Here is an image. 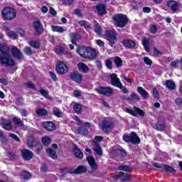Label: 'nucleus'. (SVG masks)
<instances>
[{
	"mask_svg": "<svg viewBox=\"0 0 182 182\" xmlns=\"http://www.w3.org/2000/svg\"><path fill=\"white\" fill-rule=\"evenodd\" d=\"M55 71L58 75H66L69 72V67L68 63L65 61H58L55 65Z\"/></svg>",
	"mask_w": 182,
	"mask_h": 182,
	"instance_id": "obj_7",
	"label": "nucleus"
},
{
	"mask_svg": "<svg viewBox=\"0 0 182 182\" xmlns=\"http://www.w3.org/2000/svg\"><path fill=\"white\" fill-rule=\"evenodd\" d=\"M41 95L43 96L46 99H47L48 96H49V92L45 90L44 89H40L39 90Z\"/></svg>",
	"mask_w": 182,
	"mask_h": 182,
	"instance_id": "obj_60",
	"label": "nucleus"
},
{
	"mask_svg": "<svg viewBox=\"0 0 182 182\" xmlns=\"http://www.w3.org/2000/svg\"><path fill=\"white\" fill-rule=\"evenodd\" d=\"M73 109L77 114L82 113V104L75 102L73 105Z\"/></svg>",
	"mask_w": 182,
	"mask_h": 182,
	"instance_id": "obj_45",
	"label": "nucleus"
},
{
	"mask_svg": "<svg viewBox=\"0 0 182 182\" xmlns=\"http://www.w3.org/2000/svg\"><path fill=\"white\" fill-rule=\"evenodd\" d=\"M94 23V31L95 32V33H97V35H98V36H102V26H100V24L97 23V21H95Z\"/></svg>",
	"mask_w": 182,
	"mask_h": 182,
	"instance_id": "obj_34",
	"label": "nucleus"
},
{
	"mask_svg": "<svg viewBox=\"0 0 182 182\" xmlns=\"http://www.w3.org/2000/svg\"><path fill=\"white\" fill-rule=\"evenodd\" d=\"M166 5L168 8H170L171 11H173V12H176L177 9H178V6H180V3L174 0H171L167 1Z\"/></svg>",
	"mask_w": 182,
	"mask_h": 182,
	"instance_id": "obj_19",
	"label": "nucleus"
},
{
	"mask_svg": "<svg viewBox=\"0 0 182 182\" xmlns=\"http://www.w3.org/2000/svg\"><path fill=\"white\" fill-rule=\"evenodd\" d=\"M70 77L73 82L75 83H82L83 80V75L79 73V71H73L70 73Z\"/></svg>",
	"mask_w": 182,
	"mask_h": 182,
	"instance_id": "obj_10",
	"label": "nucleus"
},
{
	"mask_svg": "<svg viewBox=\"0 0 182 182\" xmlns=\"http://www.w3.org/2000/svg\"><path fill=\"white\" fill-rule=\"evenodd\" d=\"M11 120H12L13 123L15 124V126H17L18 127H23V121H22V119H21V118L14 117L11 118Z\"/></svg>",
	"mask_w": 182,
	"mask_h": 182,
	"instance_id": "obj_37",
	"label": "nucleus"
},
{
	"mask_svg": "<svg viewBox=\"0 0 182 182\" xmlns=\"http://www.w3.org/2000/svg\"><path fill=\"white\" fill-rule=\"evenodd\" d=\"M23 97H17L15 100V104L16 106H22L23 105Z\"/></svg>",
	"mask_w": 182,
	"mask_h": 182,
	"instance_id": "obj_51",
	"label": "nucleus"
},
{
	"mask_svg": "<svg viewBox=\"0 0 182 182\" xmlns=\"http://www.w3.org/2000/svg\"><path fill=\"white\" fill-rule=\"evenodd\" d=\"M105 38L106 41H109V46L112 47L117 43V34L116 33V31L106 30Z\"/></svg>",
	"mask_w": 182,
	"mask_h": 182,
	"instance_id": "obj_6",
	"label": "nucleus"
},
{
	"mask_svg": "<svg viewBox=\"0 0 182 182\" xmlns=\"http://www.w3.org/2000/svg\"><path fill=\"white\" fill-rule=\"evenodd\" d=\"M113 124L110 121L103 120L100 125V127L104 133H109V130H111Z\"/></svg>",
	"mask_w": 182,
	"mask_h": 182,
	"instance_id": "obj_17",
	"label": "nucleus"
},
{
	"mask_svg": "<svg viewBox=\"0 0 182 182\" xmlns=\"http://www.w3.org/2000/svg\"><path fill=\"white\" fill-rule=\"evenodd\" d=\"M89 166L91 167L92 170H97V164H96V160L93 156H89L87 158Z\"/></svg>",
	"mask_w": 182,
	"mask_h": 182,
	"instance_id": "obj_31",
	"label": "nucleus"
},
{
	"mask_svg": "<svg viewBox=\"0 0 182 182\" xmlns=\"http://www.w3.org/2000/svg\"><path fill=\"white\" fill-rule=\"evenodd\" d=\"M154 166L156 168H164L165 171L167 173H176V169L168 165L154 163Z\"/></svg>",
	"mask_w": 182,
	"mask_h": 182,
	"instance_id": "obj_15",
	"label": "nucleus"
},
{
	"mask_svg": "<svg viewBox=\"0 0 182 182\" xmlns=\"http://www.w3.org/2000/svg\"><path fill=\"white\" fill-rule=\"evenodd\" d=\"M114 22H115L116 26L118 28H124L129 23V18L127 15L123 14H116L112 18Z\"/></svg>",
	"mask_w": 182,
	"mask_h": 182,
	"instance_id": "obj_4",
	"label": "nucleus"
},
{
	"mask_svg": "<svg viewBox=\"0 0 182 182\" xmlns=\"http://www.w3.org/2000/svg\"><path fill=\"white\" fill-rule=\"evenodd\" d=\"M87 168L84 166H79L77 168L72 171H68V173L70 174H82V173H87Z\"/></svg>",
	"mask_w": 182,
	"mask_h": 182,
	"instance_id": "obj_21",
	"label": "nucleus"
},
{
	"mask_svg": "<svg viewBox=\"0 0 182 182\" xmlns=\"http://www.w3.org/2000/svg\"><path fill=\"white\" fill-rule=\"evenodd\" d=\"M0 140L1 143H6L8 141V139H6V136L4 134V132L2 130H0Z\"/></svg>",
	"mask_w": 182,
	"mask_h": 182,
	"instance_id": "obj_54",
	"label": "nucleus"
},
{
	"mask_svg": "<svg viewBox=\"0 0 182 182\" xmlns=\"http://www.w3.org/2000/svg\"><path fill=\"white\" fill-rule=\"evenodd\" d=\"M24 53L27 55V56H31V55H33V50L31 47H26L23 50Z\"/></svg>",
	"mask_w": 182,
	"mask_h": 182,
	"instance_id": "obj_49",
	"label": "nucleus"
},
{
	"mask_svg": "<svg viewBox=\"0 0 182 182\" xmlns=\"http://www.w3.org/2000/svg\"><path fill=\"white\" fill-rule=\"evenodd\" d=\"M46 153L48 154V157H50V159H53V160L58 159V154L55 150L52 149V148H47Z\"/></svg>",
	"mask_w": 182,
	"mask_h": 182,
	"instance_id": "obj_30",
	"label": "nucleus"
},
{
	"mask_svg": "<svg viewBox=\"0 0 182 182\" xmlns=\"http://www.w3.org/2000/svg\"><path fill=\"white\" fill-rule=\"evenodd\" d=\"M155 127L157 132H164L166 130V122L164 120H158Z\"/></svg>",
	"mask_w": 182,
	"mask_h": 182,
	"instance_id": "obj_26",
	"label": "nucleus"
},
{
	"mask_svg": "<svg viewBox=\"0 0 182 182\" xmlns=\"http://www.w3.org/2000/svg\"><path fill=\"white\" fill-rule=\"evenodd\" d=\"M96 9L100 16H103L104 15H106L107 14V11H106V6H105V4L97 5Z\"/></svg>",
	"mask_w": 182,
	"mask_h": 182,
	"instance_id": "obj_28",
	"label": "nucleus"
},
{
	"mask_svg": "<svg viewBox=\"0 0 182 182\" xmlns=\"http://www.w3.org/2000/svg\"><path fill=\"white\" fill-rule=\"evenodd\" d=\"M73 151L76 159H79L80 160H82V159H83V152H82V150L79 149V146H77V145H73Z\"/></svg>",
	"mask_w": 182,
	"mask_h": 182,
	"instance_id": "obj_20",
	"label": "nucleus"
},
{
	"mask_svg": "<svg viewBox=\"0 0 182 182\" xmlns=\"http://www.w3.org/2000/svg\"><path fill=\"white\" fill-rule=\"evenodd\" d=\"M28 44L31 48H34V49H39L41 48V42L36 41H28Z\"/></svg>",
	"mask_w": 182,
	"mask_h": 182,
	"instance_id": "obj_47",
	"label": "nucleus"
},
{
	"mask_svg": "<svg viewBox=\"0 0 182 182\" xmlns=\"http://www.w3.org/2000/svg\"><path fill=\"white\" fill-rule=\"evenodd\" d=\"M105 66H107V69L112 70V69H113V62H112V60L107 59L105 61Z\"/></svg>",
	"mask_w": 182,
	"mask_h": 182,
	"instance_id": "obj_50",
	"label": "nucleus"
},
{
	"mask_svg": "<svg viewBox=\"0 0 182 182\" xmlns=\"http://www.w3.org/2000/svg\"><path fill=\"white\" fill-rule=\"evenodd\" d=\"M114 63L116 65L117 68H122L123 66V60L119 56H115L114 58Z\"/></svg>",
	"mask_w": 182,
	"mask_h": 182,
	"instance_id": "obj_40",
	"label": "nucleus"
},
{
	"mask_svg": "<svg viewBox=\"0 0 182 182\" xmlns=\"http://www.w3.org/2000/svg\"><path fill=\"white\" fill-rule=\"evenodd\" d=\"M43 127H44L47 132H55V130H56V125L50 121L43 122Z\"/></svg>",
	"mask_w": 182,
	"mask_h": 182,
	"instance_id": "obj_18",
	"label": "nucleus"
},
{
	"mask_svg": "<svg viewBox=\"0 0 182 182\" xmlns=\"http://www.w3.org/2000/svg\"><path fill=\"white\" fill-rule=\"evenodd\" d=\"M134 112H135L136 116H140L141 117H144L146 116V112L144 111L137 107H134Z\"/></svg>",
	"mask_w": 182,
	"mask_h": 182,
	"instance_id": "obj_46",
	"label": "nucleus"
},
{
	"mask_svg": "<svg viewBox=\"0 0 182 182\" xmlns=\"http://www.w3.org/2000/svg\"><path fill=\"white\" fill-rule=\"evenodd\" d=\"M94 151L98 154V156H102L103 155V150H102V146H100V144L99 143L96 142L95 147H94Z\"/></svg>",
	"mask_w": 182,
	"mask_h": 182,
	"instance_id": "obj_43",
	"label": "nucleus"
},
{
	"mask_svg": "<svg viewBox=\"0 0 182 182\" xmlns=\"http://www.w3.org/2000/svg\"><path fill=\"white\" fill-rule=\"evenodd\" d=\"M178 63H180V60H178L172 61L171 62L170 66L174 68V69H177L178 68Z\"/></svg>",
	"mask_w": 182,
	"mask_h": 182,
	"instance_id": "obj_58",
	"label": "nucleus"
},
{
	"mask_svg": "<svg viewBox=\"0 0 182 182\" xmlns=\"http://www.w3.org/2000/svg\"><path fill=\"white\" fill-rule=\"evenodd\" d=\"M33 26L37 35H42V33H43V24H42V22H41V21H34L33 22Z\"/></svg>",
	"mask_w": 182,
	"mask_h": 182,
	"instance_id": "obj_12",
	"label": "nucleus"
},
{
	"mask_svg": "<svg viewBox=\"0 0 182 182\" xmlns=\"http://www.w3.org/2000/svg\"><path fill=\"white\" fill-rule=\"evenodd\" d=\"M77 68L80 72H82V73H87L90 68L87 67V65L83 63H79L77 65Z\"/></svg>",
	"mask_w": 182,
	"mask_h": 182,
	"instance_id": "obj_29",
	"label": "nucleus"
},
{
	"mask_svg": "<svg viewBox=\"0 0 182 182\" xmlns=\"http://www.w3.org/2000/svg\"><path fill=\"white\" fill-rule=\"evenodd\" d=\"M144 62L146 65H148V66H151L153 65V60H151L149 57H144Z\"/></svg>",
	"mask_w": 182,
	"mask_h": 182,
	"instance_id": "obj_57",
	"label": "nucleus"
},
{
	"mask_svg": "<svg viewBox=\"0 0 182 182\" xmlns=\"http://www.w3.org/2000/svg\"><path fill=\"white\" fill-rule=\"evenodd\" d=\"M54 52L57 54V55H69V52L68 51H65V48L64 47H58L56 48H55Z\"/></svg>",
	"mask_w": 182,
	"mask_h": 182,
	"instance_id": "obj_42",
	"label": "nucleus"
},
{
	"mask_svg": "<svg viewBox=\"0 0 182 182\" xmlns=\"http://www.w3.org/2000/svg\"><path fill=\"white\" fill-rule=\"evenodd\" d=\"M0 53L2 55H0V63L4 66H10L11 68L15 66L16 63L15 60L12 58L9 51L6 49V46L0 43Z\"/></svg>",
	"mask_w": 182,
	"mask_h": 182,
	"instance_id": "obj_1",
	"label": "nucleus"
},
{
	"mask_svg": "<svg viewBox=\"0 0 182 182\" xmlns=\"http://www.w3.org/2000/svg\"><path fill=\"white\" fill-rule=\"evenodd\" d=\"M53 114L55 116V117H63V112H62L59 109H55L53 111Z\"/></svg>",
	"mask_w": 182,
	"mask_h": 182,
	"instance_id": "obj_53",
	"label": "nucleus"
},
{
	"mask_svg": "<svg viewBox=\"0 0 182 182\" xmlns=\"http://www.w3.org/2000/svg\"><path fill=\"white\" fill-rule=\"evenodd\" d=\"M51 28L53 32H58V33H63V32H65V29H63L62 26H52Z\"/></svg>",
	"mask_w": 182,
	"mask_h": 182,
	"instance_id": "obj_48",
	"label": "nucleus"
},
{
	"mask_svg": "<svg viewBox=\"0 0 182 182\" xmlns=\"http://www.w3.org/2000/svg\"><path fill=\"white\" fill-rule=\"evenodd\" d=\"M77 132L78 134L82 136H86L89 133V130L85 126H80L77 128Z\"/></svg>",
	"mask_w": 182,
	"mask_h": 182,
	"instance_id": "obj_36",
	"label": "nucleus"
},
{
	"mask_svg": "<svg viewBox=\"0 0 182 182\" xmlns=\"http://www.w3.org/2000/svg\"><path fill=\"white\" fill-rule=\"evenodd\" d=\"M114 156L120 157L121 160L124 161L127 159V152L125 149H112Z\"/></svg>",
	"mask_w": 182,
	"mask_h": 182,
	"instance_id": "obj_11",
	"label": "nucleus"
},
{
	"mask_svg": "<svg viewBox=\"0 0 182 182\" xmlns=\"http://www.w3.org/2000/svg\"><path fill=\"white\" fill-rule=\"evenodd\" d=\"M1 127L4 130H11L12 129V122L7 119H2Z\"/></svg>",
	"mask_w": 182,
	"mask_h": 182,
	"instance_id": "obj_27",
	"label": "nucleus"
},
{
	"mask_svg": "<svg viewBox=\"0 0 182 182\" xmlns=\"http://www.w3.org/2000/svg\"><path fill=\"white\" fill-rule=\"evenodd\" d=\"M39 144V141L33 136H30L27 140V145L28 149H32V147H36Z\"/></svg>",
	"mask_w": 182,
	"mask_h": 182,
	"instance_id": "obj_24",
	"label": "nucleus"
},
{
	"mask_svg": "<svg viewBox=\"0 0 182 182\" xmlns=\"http://www.w3.org/2000/svg\"><path fill=\"white\" fill-rule=\"evenodd\" d=\"M8 36H9V38H11V39H17L18 38V34H16V33H15L14 31H10L8 33Z\"/></svg>",
	"mask_w": 182,
	"mask_h": 182,
	"instance_id": "obj_62",
	"label": "nucleus"
},
{
	"mask_svg": "<svg viewBox=\"0 0 182 182\" xmlns=\"http://www.w3.org/2000/svg\"><path fill=\"white\" fill-rule=\"evenodd\" d=\"M137 92L138 93H139V95L141 96V97L144 100L149 99V92H147L146 90H144V88H143L142 87H138Z\"/></svg>",
	"mask_w": 182,
	"mask_h": 182,
	"instance_id": "obj_33",
	"label": "nucleus"
},
{
	"mask_svg": "<svg viewBox=\"0 0 182 182\" xmlns=\"http://www.w3.org/2000/svg\"><path fill=\"white\" fill-rule=\"evenodd\" d=\"M20 177L21 180H24L25 181H28L32 178V173L26 170H23L21 172Z\"/></svg>",
	"mask_w": 182,
	"mask_h": 182,
	"instance_id": "obj_25",
	"label": "nucleus"
},
{
	"mask_svg": "<svg viewBox=\"0 0 182 182\" xmlns=\"http://www.w3.org/2000/svg\"><path fill=\"white\" fill-rule=\"evenodd\" d=\"M158 29H157V26L154 25V24H151L150 26V30L149 32L151 33H156L157 32Z\"/></svg>",
	"mask_w": 182,
	"mask_h": 182,
	"instance_id": "obj_59",
	"label": "nucleus"
},
{
	"mask_svg": "<svg viewBox=\"0 0 182 182\" xmlns=\"http://www.w3.org/2000/svg\"><path fill=\"white\" fill-rule=\"evenodd\" d=\"M122 140L125 143H132V144L137 145L140 144L141 139L134 132H132L130 134H124L122 136Z\"/></svg>",
	"mask_w": 182,
	"mask_h": 182,
	"instance_id": "obj_3",
	"label": "nucleus"
},
{
	"mask_svg": "<svg viewBox=\"0 0 182 182\" xmlns=\"http://www.w3.org/2000/svg\"><path fill=\"white\" fill-rule=\"evenodd\" d=\"M41 141L43 146H46V147H48V146H49V144L52 143V139H50V137L48 136H44L41 138Z\"/></svg>",
	"mask_w": 182,
	"mask_h": 182,
	"instance_id": "obj_41",
	"label": "nucleus"
},
{
	"mask_svg": "<svg viewBox=\"0 0 182 182\" xmlns=\"http://www.w3.org/2000/svg\"><path fill=\"white\" fill-rule=\"evenodd\" d=\"M1 16L4 21H12L16 18V11L12 7L6 6L1 11Z\"/></svg>",
	"mask_w": 182,
	"mask_h": 182,
	"instance_id": "obj_5",
	"label": "nucleus"
},
{
	"mask_svg": "<svg viewBox=\"0 0 182 182\" xmlns=\"http://www.w3.org/2000/svg\"><path fill=\"white\" fill-rule=\"evenodd\" d=\"M161 55H163V53L160 50H159V49H157V48L154 47V56H161Z\"/></svg>",
	"mask_w": 182,
	"mask_h": 182,
	"instance_id": "obj_63",
	"label": "nucleus"
},
{
	"mask_svg": "<svg viewBox=\"0 0 182 182\" xmlns=\"http://www.w3.org/2000/svg\"><path fill=\"white\" fill-rule=\"evenodd\" d=\"M114 180H121V181H130L132 180V175L124 174L123 172H116L113 177Z\"/></svg>",
	"mask_w": 182,
	"mask_h": 182,
	"instance_id": "obj_9",
	"label": "nucleus"
},
{
	"mask_svg": "<svg viewBox=\"0 0 182 182\" xmlns=\"http://www.w3.org/2000/svg\"><path fill=\"white\" fill-rule=\"evenodd\" d=\"M26 86L28 88V89H33V90H36V85H35L34 83H33L31 81H28L26 83Z\"/></svg>",
	"mask_w": 182,
	"mask_h": 182,
	"instance_id": "obj_52",
	"label": "nucleus"
},
{
	"mask_svg": "<svg viewBox=\"0 0 182 182\" xmlns=\"http://www.w3.org/2000/svg\"><path fill=\"white\" fill-rule=\"evenodd\" d=\"M165 85L169 90H174L176 89V82L171 80H167Z\"/></svg>",
	"mask_w": 182,
	"mask_h": 182,
	"instance_id": "obj_39",
	"label": "nucleus"
},
{
	"mask_svg": "<svg viewBox=\"0 0 182 182\" xmlns=\"http://www.w3.org/2000/svg\"><path fill=\"white\" fill-rule=\"evenodd\" d=\"M9 136L11 137V139H14L16 141H21V139L18 138V135L15 134H9Z\"/></svg>",
	"mask_w": 182,
	"mask_h": 182,
	"instance_id": "obj_64",
	"label": "nucleus"
},
{
	"mask_svg": "<svg viewBox=\"0 0 182 182\" xmlns=\"http://www.w3.org/2000/svg\"><path fill=\"white\" fill-rule=\"evenodd\" d=\"M111 85L114 87H122V81L117 77V74L112 73L110 75Z\"/></svg>",
	"mask_w": 182,
	"mask_h": 182,
	"instance_id": "obj_13",
	"label": "nucleus"
},
{
	"mask_svg": "<svg viewBox=\"0 0 182 182\" xmlns=\"http://www.w3.org/2000/svg\"><path fill=\"white\" fill-rule=\"evenodd\" d=\"M97 92L99 95H102V96H113V93L114 92L113 89L109 86H99L97 88Z\"/></svg>",
	"mask_w": 182,
	"mask_h": 182,
	"instance_id": "obj_8",
	"label": "nucleus"
},
{
	"mask_svg": "<svg viewBox=\"0 0 182 182\" xmlns=\"http://www.w3.org/2000/svg\"><path fill=\"white\" fill-rule=\"evenodd\" d=\"M7 157H9L10 160H15L16 159V154L14 152L9 151L6 153Z\"/></svg>",
	"mask_w": 182,
	"mask_h": 182,
	"instance_id": "obj_56",
	"label": "nucleus"
},
{
	"mask_svg": "<svg viewBox=\"0 0 182 182\" xmlns=\"http://www.w3.org/2000/svg\"><path fill=\"white\" fill-rule=\"evenodd\" d=\"M77 53L81 58H84L85 59H95L96 58V50L91 47H80L77 48Z\"/></svg>",
	"mask_w": 182,
	"mask_h": 182,
	"instance_id": "obj_2",
	"label": "nucleus"
},
{
	"mask_svg": "<svg viewBox=\"0 0 182 182\" xmlns=\"http://www.w3.org/2000/svg\"><path fill=\"white\" fill-rule=\"evenodd\" d=\"M141 43L146 50V52H150V38H144Z\"/></svg>",
	"mask_w": 182,
	"mask_h": 182,
	"instance_id": "obj_35",
	"label": "nucleus"
},
{
	"mask_svg": "<svg viewBox=\"0 0 182 182\" xmlns=\"http://www.w3.org/2000/svg\"><path fill=\"white\" fill-rule=\"evenodd\" d=\"M71 43L73 45H77L76 42L82 39V34L79 33H70Z\"/></svg>",
	"mask_w": 182,
	"mask_h": 182,
	"instance_id": "obj_23",
	"label": "nucleus"
},
{
	"mask_svg": "<svg viewBox=\"0 0 182 182\" xmlns=\"http://www.w3.org/2000/svg\"><path fill=\"white\" fill-rule=\"evenodd\" d=\"M48 75L51 77L52 80H53L54 82H58V79L55 72L49 71Z\"/></svg>",
	"mask_w": 182,
	"mask_h": 182,
	"instance_id": "obj_55",
	"label": "nucleus"
},
{
	"mask_svg": "<svg viewBox=\"0 0 182 182\" xmlns=\"http://www.w3.org/2000/svg\"><path fill=\"white\" fill-rule=\"evenodd\" d=\"M118 170L120 171H129L130 173L133 171V167L129 166L127 165H121L118 166Z\"/></svg>",
	"mask_w": 182,
	"mask_h": 182,
	"instance_id": "obj_44",
	"label": "nucleus"
},
{
	"mask_svg": "<svg viewBox=\"0 0 182 182\" xmlns=\"http://www.w3.org/2000/svg\"><path fill=\"white\" fill-rule=\"evenodd\" d=\"M11 53L18 60H20V59H22L23 58V54L22 53V51L18 48V47H13L11 49Z\"/></svg>",
	"mask_w": 182,
	"mask_h": 182,
	"instance_id": "obj_16",
	"label": "nucleus"
},
{
	"mask_svg": "<svg viewBox=\"0 0 182 182\" xmlns=\"http://www.w3.org/2000/svg\"><path fill=\"white\" fill-rule=\"evenodd\" d=\"M37 116L45 117L48 115V110L45 108H38L36 109Z\"/></svg>",
	"mask_w": 182,
	"mask_h": 182,
	"instance_id": "obj_38",
	"label": "nucleus"
},
{
	"mask_svg": "<svg viewBox=\"0 0 182 182\" xmlns=\"http://www.w3.org/2000/svg\"><path fill=\"white\" fill-rule=\"evenodd\" d=\"M78 24L80 26H82L87 32H89L92 29V24L85 20L79 21Z\"/></svg>",
	"mask_w": 182,
	"mask_h": 182,
	"instance_id": "obj_32",
	"label": "nucleus"
},
{
	"mask_svg": "<svg viewBox=\"0 0 182 182\" xmlns=\"http://www.w3.org/2000/svg\"><path fill=\"white\" fill-rule=\"evenodd\" d=\"M122 45L127 49H132V48H136V42L132 39H124L122 42Z\"/></svg>",
	"mask_w": 182,
	"mask_h": 182,
	"instance_id": "obj_22",
	"label": "nucleus"
},
{
	"mask_svg": "<svg viewBox=\"0 0 182 182\" xmlns=\"http://www.w3.org/2000/svg\"><path fill=\"white\" fill-rule=\"evenodd\" d=\"M125 111L127 112V113H129V114H131V116L137 117V114H136V112L133 111V109H129V108H126Z\"/></svg>",
	"mask_w": 182,
	"mask_h": 182,
	"instance_id": "obj_61",
	"label": "nucleus"
},
{
	"mask_svg": "<svg viewBox=\"0 0 182 182\" xmlns=\"http://www.w3.org/2000/svg\"><path fill=\"white\" fill-rule=\"evenodd\" d=\"M21 157L26 161H29L33 157V152L30 151L29 149H23L21 150Z\"/></svg>",
	"mask_w": 182,
	"mask_h": 182,
	"instance_id": "obj_14",
	"label": "nucleus"
}]
</instances>
